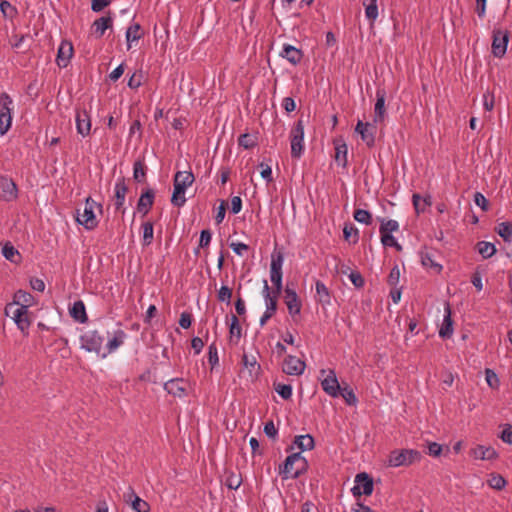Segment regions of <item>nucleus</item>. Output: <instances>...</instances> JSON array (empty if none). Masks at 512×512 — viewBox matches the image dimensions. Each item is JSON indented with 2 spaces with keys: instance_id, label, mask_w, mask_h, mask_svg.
<instances>
[{
  "instance_id": "f257e3e1",
  "label": "nucleus",
  "mask_w": 512,
  "mask_h": 512,
  "mask_svg": "<svg viewBox=\"0 0 512 512\" xmlns=\"http://www.w3.org/2000/svg\"><path fill=\"white\" fill-rule=\"evenodd\" d=\"M308 469V461L301 452H294L287 456L284 463L279 466V475L283 480L296 479Z\"/></svg>"
},
{
  "instance_id": "f03ea898",
  "label": "nucleus",
  "mask_w": 512,
  "mask_h": 512,
  "mask_svg": "<svg viewBox=\"0 0 512 512\" xmlns=\"http://www.w3.org/2000/svg\"><path fill=\"white\" fill-rule=\"evenodd\" d=\"M194 175L190 171H179L174 176V190L171 197V203L176 207H182L185 202V191L194 182Z\"/></svg>"
},
{
  "instance_id": "7ed1b4c3",
  "label": "nucleus",
  "mask_w": 512,
  "mask_h": 512,
  "mask_svg": "<svg viewBox=\"0 0 512 512\" xmlns=\"http://www.w3.org/2000/svg\"><path fill=\"white\" fill-rule=\"evenodd\" d=\"M96 208L102 212V204L97 203L91 197H87L83 210L77 209L76 211V222L82 225L86 230L95 229L99 223L95 214Z\"/></svg>"
},
{
  "instance_id": "20e7f679",
  "label": "nucleus",
  "mask_w": 512,
  "mask_h": 512,
  "mask_svg": "<svg viewBox=\"0 0 512 512\" xmlns=\"http://www.w3.org/2000/svg\"><path fill=\"white\" fill-rule=\"evenodd\" d=\"M422 455L414 449H395L392 450L387 459V466L397 468L401 466H410L421 460Z\"/></svg>"
},
{
  "instance_id": "39448f33",
  "label": "nucleus",
  "mask_w": 512,
  "mask_h": 512,
  "mask_svg": "<svg viewBox=\"0 0 512 512\" xmlns=\"http://www.w3.org/2000/svg\"><path fill=\"white\" fill-rule=\"evenodd\" d=\"M4 313L6 316L11 317V319L16 324L17 328L24 335H28V330L31 325L28 309L20 306H15V304H7L5 306Z\"/></svg>"
},
{
  "instance_id": "423d86ee",
  "label": "nucleus",
  "mask_w": 512,
  "mask_h": 512,
  "mask_svg": "<svg viewBox=\"0 0 512 512\" xmlns=\"http://www.w3.org/2000/svg\"><path fill=\"white\" fill-rule=\"evenodd\" d=\"M319 381L323 391L330 397L340 396V384L333 369H321L319 372Z\"/></svg>"
},
{
  "instance_id": "0eeeda50",
  "label": "nucleus",
  "mask_w": 512,
  "mask_h": 512,
  "mask_svg": "<svg viewBox=\"0 0 512 512\" xmlns=\"http://www.w3.org/2000/svg\"><path fill=\"white\" fill-rule=\"evenodd\" d=\"M104 336L97 330H87L80 337V346L87 352L101 355Z\"/></svg>"
},
{
  "instance_id": "6e6552de",
  "label": "nucleus",
  "mask_w": 512,
  "mask_h": 512,
  "mask_svg": "<svg viewBox=\"0 0 512 512\" xmlns=\"http://www.w3.org/2000/svg\"><path fill=\"white\" fill-rule=\"evenodd\" d=\"M291 156L299 159L304 152V123L299 119L290 131Z\"/></svg>"
},
{
  "instance_id": "1a4fd4ad",
  "label": "nucleus",
  "mask_w": 512,
  "mask_h": 512,
  "mask_svg": "<svg viewBox=\"0 0 512 512\" xmlns=\"http://www.w3.org/2000/svg\"><path fill=\"white\" fill-rule=\"evenodd\" d=\"M12 106L13 100L7 93L0 96V135H5L12 124Z\"/></svg>"
},
{
  "instance_id": "9d476101",
  "label": "nucleus",
  "mask_w": 512,
  "mask_h": 512,
  "mask_svg": "<svg viewBox=\"0 0 512 512\" xmlns=\"http://www.w3.org/2000/svg\"><path fill=\"white\" fill-rule=\"evenodd\" d=\"M373 488V479L367 473L362 472L355 476V485L351 491L355 497L361 495L369 496L372 494Z\"/></svg>"
},
{
  "instance_id": "9b49d317",
  "label": "nucleus",
  "mask_w": 512,
  "mask_h": 512,
  "mask_svg": "<svg viewBox=\"0 0 512 512\" xmlns=\"http://www.w3.org/2000/svg\"><path fill=\"white\" fill-rule=\"evenodd\" d=\"M509 33L506 30L494 29L492 41V53L497 58H502L507 50Z\"/></svg>"
},
{
  "instance_id": "f8f14e48",
  "label": "nucleus",
  "mask_w": 512,
  "mask_h": 512,
  "mask_svg": "<svg viewBox=\"0 0 512 512\" xmlns=\"http://www.w3.org/2000/svg\"><path fill=\"white\" fill-rule=\"evenodd\" d=\"M282 265L283 256L278 254L277 257H272L270 265V280L275 287L276 294H280L282 291Z\"/></svg>"
},
{
  "instance_id": "ddd939ff",
  "label": "nucleus",
  "mask_w": 512,
  "mask_h": 512,
  "mask_svg": "<svg viewBox=\"0 0 512 512\" xmlns=\"http://www.w3.org/2000/svg\"><path fill=\"white\" fill-rule=\"evenodd\" d=\"M18 189L14 181L6 176H0V200L10 202L17 198Z\"/></svg>"
},
{
  "instance_id": "4468645a",
  "label": "nucleus",
  "mask_w": 512,
  "mask_h": 512,
  "mask_svg": "<svg viewBox=\"0 0 512 512\" xmlns=\"http://www.w3.org/2000/svg\"><path fill=\"white\" fill-rule=\"evenodd\" d=\"M188 383L183 378H173L164 383V390L174 397H185L187 395Z\"/></svg>"
},
{
  "instance_id": "2eb2a0df",
  "label": "nucleus",
  "mask_w": 512,
  "mask_h": 512,
  "mask_svg": "<svg viewBox=\"0 0 512 512\" xmlns=\"http://www.w3.org/2000/svg\"><path fill=\"white\" fill-rule=\"evenodd\" d=\"M73 53H74V49H73L72 42H70L68 40H63L60 43V45L58 47V51H57V56H56L57 65L60 68H66L70 63Z\"/></svg>"
},
{
  "instance_id": "dca6fc26",
  "label": "nucleus",
  "mask_w": 512,
  "mask_h": 512,
  "mask_svg": "<svg viewBox=\"0 0 512 512\" xmlns=\"http://www.w3.org/2000/svg\"><path fill=\"white\" fill-rule=\"evenodd\" d=\"M284 301L288 309V313L294 317L300 314L301 312V301L293 288H290L288 285L285 288V296Z\"/></svg>"
},
{
  "instance_id": "f3484780",
  "label": "nucleus",
  "mask_w": 512,
  "mask_h": 512,
  "mask_svg": "<svg viewBox=\"0 0 512 512\" xmlns=\"http://www.w3.org/2000/svg\"><path fill=\"white\" fill-rule=\"evenodd\" d=\"M306 364L300 358L295 356H287L283 363V372L287 375H301L305 370Z\"/></svg>"
},
{
  "instance_id": "a211bd4d",
  "label": "nucleus",
  "mask_w": 512,
  "mask_h": 512,
  "mask_svg": "<svg viewBox=\"0 0 512 512\" xmlns=\"http://www.w3.org/2000/svg\"><path fill=\"white\" fill-rule=\"evenodd\" d=\"M355 131L360 134L363 142L366 143L368 147H372L375 142V127L374 125L368 122L358 121L355 127Z\"/></svg>"
},
{
  "instance_id": "6ab92c4d",
  "label": "nucleus",
  "mask_w": 512,
  "mask_h": 512,
  "mask_svg": "<svg viewBox=\"0 0 512 512\" xmlns=\"http://www.w3.org/2000/svg\"><path fill=\"white\" fill-rule=\"evenodd\" d=\"M126 338L127 334L123 330L118 329L114 331L112 337L107 341L105 346L106 351L101 354V357L105 358L107 355L115 352L120 346L124 344Z\"/></svg>"
},
{
  "instance_id": "aec40b11",
  "label": "nucleus",
  "mask_w": 512,
  "mask_h": 512,
  "mask_svg": "<svg viewBox=\"0 0 512 512\" xmlns=\"http://www.w3.org/2000/svg\"><path fill=\"white\" fill-rule=\"evenodd\" d=\"M76 129L77 133L82 137H86L91 131V119L86 110H79L76 113Z\"/></svg>"
},
{
  "instance_id": "412c9836",
  "label": "nucleus",
  "mask_w": 512,
  "mask_h": 512,
  "mask_svg": "<svg viewBox=\"0 0 512 512\" xmlns=\"http://www.w3.org/2000/svg\"><path fill=\"white\" fill-rule=\"evenodd\" d=\"M128 187L124 177L117 179L114 186V205L117 210L121 209L125 203Z\"/></svg>"
},
{
  "instance_id": "4be33fe9",
  "label": "nucleus",
  "mask_w": 512,
  "mask_h": 512,
  "mask_svg": "<svg viewBox=\"0 0 512 512\" xmlns=\"http://www.w3.org/2000/svg\"><path fill=\"white\" fill-rule=\"evenodd\" d=\"M470 455L474 459L494 460L498 457V453L491 446L477 445L470 450Z\"/></svg>"
},
{
  "instance_id": "5701e85b",
  "label": "nucleus",
  "mask_w": 512,
  "mask_h": 512,
  "mask_svg": "<svg viewBox=\"0 0 512 512\" xmlns=\"http://www.w3.org/2000/svg\"><path fill=\"white\" fill-rule=\"evenodd\" d=\"M280 56L291 64L297 65L303 58V52L290 44H284Z\"/></svg>"
},
{
  "instance_id": "b1692460",
  "label": "nucleus",
  "mask_w": 512,
  "mask_h": 512,
  "mask_svg": "<svg viewBox=\"0 0 512 512\" xmlns=\"http://www.w3.org/2000/svg\"><path fill=\"white\" fill-rule=\"evenodd\" d=\"M334 148H335V162L345 168L348 164L347 154L348 148L345 141L342 138L334 140Z\"/></svg>"
},
{
  "instance_id": "393cba45",
  "label": "nucleus",
  "mask_w": 512,
  "mask_h": 512,
  "mask_svg": "<svg viewBox=\"0 0 512 512\" xmlns=\"http://www.w3.org/2000/svg\"><path fill=\"white\" fill-rule=\"evenodd\" d=\"M155 198V192L153 189H146L140 196L138 203H137V209L139 212L143 213V215H146L150 209L153 206Z\"/></svg>"
},
{
  "instance_id": "a878e982",
  "label": "nucleus",
  "mask_w": 512,
  "mask_h": 512,
  "mask_svg": "<svg viewBox=\"0 0 512 512\" xmlns=\"http://www.w3.org/2000/svg\"><path fill=\"white\" fill-rule=\"evenodd\" d=\"M262 295L265 301L266 310H269L270 312H276L277 300L280 294H276L275 290H270L267 280L263 281Z\"/></svg>"
},
{
  "instance_id": "bb28decb",
  "label": "nucleus",
  "mask_w": 512,
  "mask_h": 512,
  "mask_svg": "<svg viewBox=\"0 0 512 512\" xmlns=\"http://www.w3.org/2000/svg\"><path fill=\"white\" fill-rule=\"evenodd\" d=\"M316 302L319 303L323 308L331 305V293L327 286L322 281H316Z\"/></svg>"
},
{
  "instance_id": "cd10ccee",
  "label": "nucleus",
  "mask_w": 512,
  "mask_h": 512,
  "mask_svg": "<svg viewBox=\"0 0 512 512\" xmlns=\"http://www.w3.org/2000/svg\"><path fill=\"white\" fill-rule=\"evenodd\" d=\"M385 97L386 93L384 90L378 89L376 92V103L374 109V122L380 123L384 121L385 118Z\"/></svg>"
},
{
  "instance_id": "c85d7f7f",
  "label": "nucleus",
  "mask_w": 512,
  "mask_h": 512,
  "mask_svg": "<svg viewBox=\"0 0 512 512\" xmlns=\"http://www.w3.org/2000/svg\"><path fill=\"white\" fill-rule=\"evenodd\" d=\"M453 334V321L451 317V308L449 304L445 307V313L442 325L439 330V336L446 339L450 338Z\"/></svg>"
},
{
  "instance_id": "c756f323",
  "label": "nucleus",
  "mask_w": 512,
  "mask_h": 512,
  "mask_svg": "<svg viewBox=\"0 0 512 512\" xmlns=\"http://www.w3.org/2000/svg\"><path fill=\"white\" fill-rule=\"evenodd\" d=\"M111 27L112 18L110 16H103L93 22L91 29L96 38H101L105 31Z\"/></svg>"
},
{
  "instance_id": "7c9ffc66",
  "label": "nucleus",
  "mask_w": 512,
  "mask_h": 512,
  "mask_svg": "<svg viewBox=\"0 0 512 512\" xmlns=\"http://www.w3.org/2000/svg\"><path fill=\"white\" fill-rule=\"evenodd\" d=\"M70 316L79 323H86L88 317L86 314V308L82 300L75 301L72 307L69 309Z\"/></svg>"
},
{
  "instance_id": "2f4dec72",
  "label": "nucleus",
  "mask_w": 512,
  "mask_h": 512,
  "mask_svg": "<svg viewBox=\"0 0 512 512\" xmlns=\"http://www.w3.org/2000/svg\"><path fill=\"white\" fill-rule=\"evenodd\" d=\"M299 449L298 452L312 450L314 448V438L310 434L296 436L291 449Z\"/></svg>"
},
{
  "instance_id": "473e14b6",
  "label": "nucleus",
  "mask_w": 512,
  "mask_h": 512,
  "mask_svg": "<svg viewBox=\"0 0 512 512\" xmlns=\"http://www.w3.org/2000/svg\"><path fill=\"white\" fill-rule=\"evenodd\" d=\"M10 304L29 309L34 304V297L27 291L18 290L15 292L13 301Z\"/></svg>"
},
{
  "instance_id": "72a5a7b5",
  "label": "nucleus",
  "mask_w": 512,
  "mask_h": 512,
  "mask_svg": "<svg viewBox=\"0 0 512 512\" xmlns=\"http://www.w3.org/2000/svg\"><path fill=\"white\" fill-rule=\"evenodd\" d=\"M242 336V328L236 315H231L229 324V338L237 344Z\"/></svg>"
},
{
  "instance_id": "f704fd0d",
  "label": "nucleus",
  "mask_w": 512,
  "mask_h": 512,
  "mask_svg": "<svg viewBox=\"0 0 512 512\" xmlns=\"http://www.w3.org/2000/svg\"><path fill=\"white\" fill-rule=\"evenodd\" d=\"M141 37V26L138 23L130 25L126 30L127 50L131 49L132 42L138 41Z\"/></svg>"
},
{
  "instance_id": "c9c22d12",
  "label": "nucleus",
  "mask_w": 512,
  "mask_h": 512,
  "mask_svg": "<svg viewBox=\"0 0 512 512\" xmlns=\"http://www.w3.org/2000/svg\"><path fill=\"white\" fill-rule=\"evenodd\" d=\"M421 263L422 265L431 270L432 272L438 274L442 270V265L437 263L433 256L428 252H421Z\"/></svg>"
},
{
  "instance_id": "e433bc0d",
  "label": "nucleus",
  "mask_w": 512,
  "mask_h": 512,
  "mask_svg": "<svg viewBox=\"0 0 512 512\" xmlns=\"http://www.w3.org/2000/svg\"><path fill=\"white\" fill-rule=\"evenodd\" d=\"M224 483L230 490H237L242 484V477L239 473L226 470Z\"/></svg>"
},
{
  "instance_id": "4c0bfd02",
  "label": "nucleus",
  "mask_w": 512,
  "mask_h": 512,
  "mask_svg": "<svg viewBox=\"0 0 512 512\" xmlns=\"http://www.w3.org/2000/svg\"><path fill=\"white\" fill-rule=\"evenodd\" d=\"M2 255L12 263H18L21 260L19 251L9 242L2 247Z\"/></svg>"
},
{
  "instance_id": "58836bf2",
  "label": "nucleus",
  "mask_w": 512,
  "mask_h": 512,
  "mask_svg": "<svg viewBox=\"0 0 512 512\" xmlns=\"http://www.w3.org/2000/svg\"><path fill=\"white\" fill-rule=\"evenodd\" d=\"M477 251L484 259H488L496 253V247L491 242L480 241L477 243Z\"/></svg>"
},
{
  "instance_id": "ea45409f",
  "label": "nucleus",
  "mask_w": 512,
  "mask_h": 512,
  "mask_svg": "<svg viewBox=\"0 0 512 512\" xmlns=\"http://www.w3.org/2000/svg\"><path fill=\"white\" fill-rule=\"evenodd\" d=\"M129 491H130L129 499H131V497L134 496V499L132 500V503H131L132 509L135 512H149V510H150L149 504L145 500H143L140 497H138L137 495H135L134 491L131 487L129 488Z\"/></svg>"
},
{
  "instance_id": "a19ab883",
  "label": "nucleus",
  "mask_w": 512,
  "mask_h": 512,
  "mask_svg": "<svg viewBox=\"0 0 512 512\" xmlns=\"http://www.w3.org/2000/svg\"><path fill=\"white\" fill-rule=\"evenodd\" d=\"M365 16L371 24L375 22L378 17V6L377 0H370L368 4H365Z\"/></svg>"
},
{
  "instance_id": "79ce46f5",
  "label": "nucleus",
  "mask_w": 512,
  "mask_h": 512,
  "mask_svg": "<svg viewBox=\"0 0 512 512\" xmlns=\"http://www.w3.org/2000/svg\"><path fill=\"white\" fill-rule=\"evenodd\" d=\"M133 178L136 182L142 183L146 178L145 165L142 161L138 160L133 165Z\"/></svg>"
},
{
  "instance_id": "37998d69",
  "label": "nucleus",
  "mask_w": 512,
  "mask_h": 512,
  "mask_svg": "<svg viewBox=\"0 0 512 512\" xmlns=\"http://www.w3.org/2000/svg\"><path fill=\"white\" fill-rule=\"evenodd\" d=\"M238 144L245 149H251L257 145V137L249 133H244L240 135Z\"/></svg>"
},
{
  "instance_id": "c03bdc74",
  "label": "nucleus",
  "mask_w": 512,
  "mask_h": 512,
  "mask_svg": "<svg viewBox=\"0 0 512 512\" xmlns=\"http://www.w3.org/2000/svg\"><path fill=\"white\" fill-rule=\"evenodd\" d=\"M399 230V224L396 220H382L379 232L380 234H392Z\"/></svg>"
},
{
  "instance_id": "a18cd8bd",
  "label": "nucleus",
  "mask_w": 512,
  "mask_h": 512,
  "mask_svg": "<svg viewBox=\"0 0 512 512\" xmlns=\"http://www.w3.org/2000/svg\"><path fill=\"white\" fill-rule=\"evenodd\" d=\"M497 233L506 242L511 241L512 237V224L509 222H502L497 227Z\"/></svg>"
},
{
  "instance_id": "49530a36",
  "label": "nucleus",
  "mask_w": 512,
  "mask_h": 512,
  "mask_svg": "<svg viewBox=\"0 0 512 512\" xmlns=\"http://www.w3.org/2000/svg\"><path fill=\"white\" fill-rule=\"evenodd\" d=\"M340 395L343 397L345 402L350 406H355L358 403V399L354 391L348 386L340 388Z\"/></svg>"
},
{
  "instance_id": "de8ad7c7",
  "label": "nucleus",
  "mask_w": 512,
  "mask_h": 512,
  "mask_svg": "<svg viewBox=\"0 0 512 512\" xmlns=\"http://www.w3.org/2000/svg\"><path fill=\"white\" fill-rule=\"evenodd\" d=\"M143 228V245L148 246L152 243L154 237V228L151 222L142 224Z\"/></svg>"
},
{
  "instance_id": "09e8293b",
  "label": "nucleus",
  "mask_w": 512,
  "mask_h": 512,
  "mask_svg": "<svg viewBox=\"0 0 512 512\" xmlns=\"http://www.w3.org/2000/svg\"><path fill=\"white\" fill-rule=\"evenodd\" d=\"M353 216L354 219L361 224L370 225L372 222L370 212L364 209H356Z\"/></svg>"
},
{
  "instance_id": "8fccbe9b",
  "label": "nucleus",
  "mask_w": 512,
  "mask_h": 512,
  "mask_svg": "<svg viewBox=\"0 0 512 512\" xmlns=\"http://www.w3.org/2000/svg\"><path fill=\"white\" fill-rule=\"evenodd\" d=\"M485 379L490 388L497 389L499 387L500 380H499L497 374L493 370L486 369Z\"/></svg>"
},
{
  "instance_id": "3c124183",
  "label": "nucleus",
  "mask_w": 512,
  "mask_h": 512,
  "mask_svg": "<svg viewBox=\"0 0 512 512\" xmlns=\"http://www.w3.org/2000/svg\"><path fill=\"white\" fill-rule=\"evenodd\" d=\"M381 243L385 247H394L398 251L402 249L401 245L397 242L394 236L392 234H381Z\"/></svg>"
},
{
  "instance_id": "603ef678",
  "label": "nucleus",
  "mask_w": 512,
  "mask_h": 512,
  "mask_svg": "<svg viewBox=\"0 0 512 512\" xmlns=\"http://www.w3.org/2000/svg\"><path fill=\"white\" fill-rule=\"evenodd\" d=\"M399 281H400V269L399 267L396 265L394 266L389 275H388V279H387V282L388 284L392 287V288H397L398 284H399Z\"/></svg>"
},
{
  "instance_id": "864d4df0",
  "label": "nucleus",
  "mask_w": 512,
  "mask_h": 512,
  "mask_svg": "<svg viewBox=\"0 0 512 512\" xmlns=\"http://www.w3.org/2000/svg\"><path fill=\"white\" fill-rule=\"evenodd\" d=\"M275 391L285 400H288L292 396V386L288 384H277Z\"/></svg>"
},
{
  "instance_id": "5fc2aeb1",
  "label": "nucleus",
  "mask_w": 512,
  "mask_h": 512,
  "mask_svg": "<svg viewBox=\"0 0 512 512\" xmlns=\"http://www.w3.org/2000/svg\"><path fill=\"white\" fill-rule=\"evenodd\" d=\"M344 239L349 241L353 236V243H357L358 241V229L353 227L352 225H345L343 229Z\"/></svg>"
},
{
  "instance_id": "6e6d98bb",
  "label": "nucleus",
  "mask_w": 512,
  "mask_h": 512,
  "mask_svg": "<svg viewBox=\"0 0 512 512\" xmlns=\"http://www.w3.org/2000/svg\"><path fill=\"white\" fill-rule=\"evenodd\" d=\"M208 361L212 367L216 366L219 362L218 349L215 343L208 347Z\"/></svg>"
},
{
  "instance_id": "4d7b16f0",
  "label": "nucleus",
  "mask_w": 512,
  "mask_h": 512,
  "mask_svg": "<svg viewBox=\"0 0 512 512\" xmlns=\"http://www.w3.org/2000/svg\"><path fill=\"white\" fill-rule=\"evenodd\" d=\"M232 297V290L227 286H222L218 291V300L221 302L230 303Z\"/></svg>"
},
{
  "instance_id": "13d9d810",
  "label": "nucleus",
  "mask_w": 512,
  "mask_h": 512,
  "mask_svg": "<svg viewBox=\"0 0 512 512\" xmlns=\"http://www.w3.org/2000/svg\"><path fill=\"white\" fill-rule=\"evenodd\" d=\"M474 202L483 211H487L488 210V206H489L488 205V200L486 199V197L482 193L476 192L474 194Z\"/></svg>"
},
{
  "instance_id": "bf43d9fd",
  "label": "nucleus",
  "mask_w": 512,
  "mask_h": 512,
  "mask_svg": "<svg viewBox=\"0 0 512 512\" xmlns=\"http://www.w3.org/2000/svg\"><path fill=\"white\" fill-rule=\"evenodd\" d=\"M489 484L492 488L501 490L505 487L506 481L502 476L496 475L492 476V478L489 480Z\"/></svg>"
},
{
  "instance_id": "052dcab7",
  "label": "nucleus",
  "mask_w": 512,
  "mask_h": 512,
  "mask_svg": "<svg viewBox=\"0 0 512 512\" xmlns=\"http://www.w3.org/2000/svg\"><path fill=\"white\" fill-rule=\"evenodd\" d=\"M260 168H261V172H260L261 177L266 182H268V183L271 182L273 180L271 167L267 164L261 163Z\"/></svg>"
},
{
  "instance_id": "680f3d73",
  "label": "nucleus",
  "mask_w": 512,
  "mask_h": 512,
  "mask_svg": "<svg viewBox=\"0 0 512 512\" xmlns=\"http://www.w3.org/2000/svg\"><path fill=\"white\" fill-rule=\"evenodd\" d=\"M230 247L233 250V252L239 256H242L244 252H246L249 249V246L242 242H233L230 244Z\"/></svg>"
},
{
  "instance_id": "e2e57ef3",
  "label": "nucleus",
  "mask_w": 512,
  "mask_h": 512,
  "mask_svg": "<svg viewBox=\"0 0 512 512\" xmlns=\"http://www.w3.org/2000/svg\"><path fill=\"white\" fill-rule=\"evenodd\" d=\"M212 234L209 230H202L200 234L199 246L207 247L211 242Z\"/></svg>"
},
{
  "instance_id": "0e129e2a",
  "label": "nucleus",
  "mask_w": 512,
  "mask_h": 512,
  "mask_svg": "<svg viewBox=\"0 0 512 512\" xmlns=\"http://www.w3.org/2000/svg\"><path fill=\"white\" fill-rule=\"evenodd\" d=\"M264 433L269 437V438H272L274 439L277 434H278V430L277 428L275 427L273 421H269L267 422L265 425H264Z\"/></svg>"
},
{
  "instance_id": "69168bd1",
  "label": "nucleus",
  "mask_w": 512,
  "mask_h": 512,
  "mask_svg": "<svg viewBox=\"0 0 512 512\" xmlns=\"http://www.w3.org/2000/svg\"><path fill=\"white\" fill-rule=\"evenodd\" d=\"M111 0H92L91 9L100 12L110 4Z\"/></svg>"
},
{
  "instance_id": "338daca9",
  "label": "nucleus",
  "mask_w": 512,
  "mask_h": 512,
  "mask_svg": "<svg viewBox=\"0 0 512 512\" xmlns=\"http://www.w3.org/2000/svg\"><path fill=\"white\" fill-rule=\"evenodd\" d=\"M191 323H192L191 314L188 312L181 313L180 319H179V325L184 329H188L191 326Z\"/></svg>"
},
{
  "instance_id": "774afa93",
  "label": "nucleus",
  "mask_w": 512,
  "mask_h": 512,
  "mask_svg": "<svg viewBox=\"0 0 512 512\" xmlns=\"http://www.w3.org/2000/svg\"><path fill=\"white\" fill-rule=\"evenodd\" d=\"M500 438L502 439L503 442L512 444V426L511 425H507L503 429Z\"/></svg>"
}]
</instances>
